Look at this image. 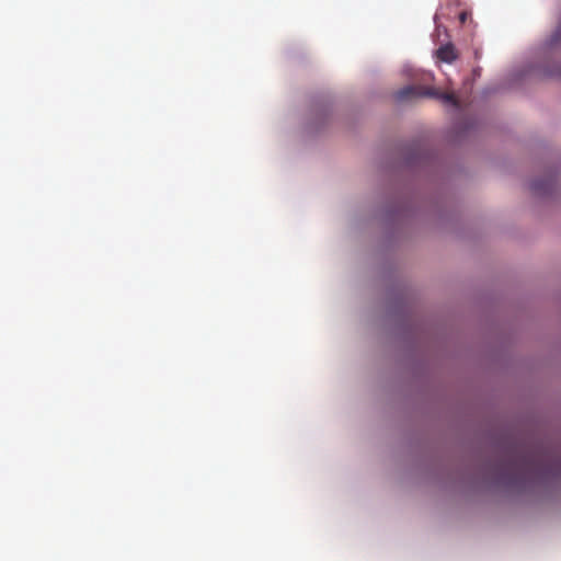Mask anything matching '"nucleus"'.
Returning <instances> with one entry per match:
<instances>
[{"mask_svg":"<svg viewBox=\"0 0 561 561\" xmlns=\"http://www.w3.org/2000/svg\"><path fill=\"white\" fill-rule=\"evenodd\" d=\"M436 56L442 61L453 62L457 58V53L453 44H446L437 49Z\"/></svg>","mask_w":561,"mask_h":561,"instance_id":"f03ea898","label":"nucleus"},{"mask_svg":"<svg viewBox=\"0 0 561 561\" xmlns=\"http://www.w3.org/2000/svg\"><path fill=\"white\" fill-rule=\"evenodd\" d=\"M427 95L435 96L443 100L445 103L451 104L454 106L458 105V101L454 93H439L435 89L432 88H423L419 85H407L400 91L397 92V99L400 101H405L415 96Z\"/></svg>","mask_w":561,"mask_h":561,"instance_id":"f257e3e1","label":"nucleus"},{"mask_svg":"<svg viewBox=\"0 0 561 561\" xmlns=\"http://www.w3.org/2000/svg\"><path fill=\"white\" fill-rule=\"evenodd\" d=\"M459 18H460V21L463 23L467 19V13L466 12L460 13Z\"/></svg>","mask_w":561,"mask_h":561,"instance_id":"20e7f679","label":"nucleus"},{"mask_svg":"<svg viewBox=\"0 0 561 561\" xmlns=\"http://www.w3.org/2000/svg\"><path fill=\"white\" fill-rule=\"evenodd\" d=\"M530 462H531V460H530V459L523 458V459H522V461H520V463L517 466V468H518L519 470L526 471V470H528V469H529V467H530Z\"/></svg>","mask_w":561,"mask_h":561,"instance_id":"7ed1b4c3","label":"nucleus"}]
</instances>
